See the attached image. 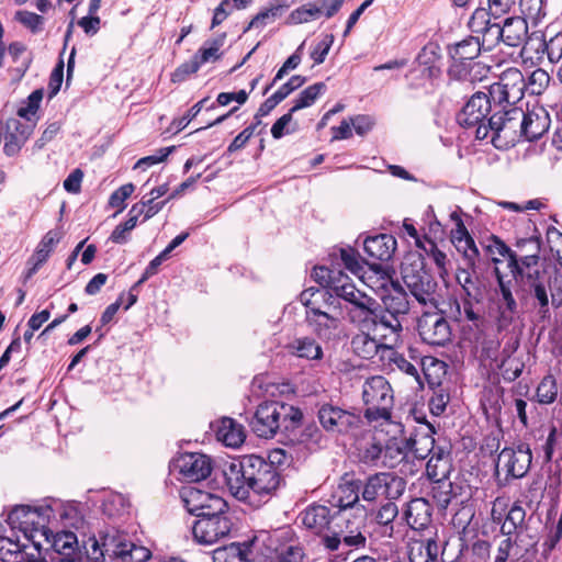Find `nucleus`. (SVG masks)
<instances>
[{
  "mask_svg": "<svg viewBox=\"0 0 562 562\" xmlns=\"http://www.w3.org/2000/svg\"><path fill=\"white\" fill-rule=\"evenodd\" d=\"M226 484L239 501H268L279 490L282 477L277 467L260 456L249 454L229 463L224 471Z\"/></svg>",
  "mask_w": 562,
  "mask_h": 562,
  "instance_id": "f257e3e1",
  "label": "nucleus"
},
{
  "mask_svg": "<svg viewBox=\"0 0 562 562\" xmlns=\"http://www.w3.org/2000/svg\"><path fill=\"white\" fill-rule=\"evenodd\" d=\"M53 516H55L53 504L45 502L35 506H15L9 513L7 521L12 530L21 531L24 540L31 542L38 551L42 540H49L48 524Z\"/></svg>",
  "mask_w": 562,
  "mask_h": 562,
  "instance_id": "f03ea898",
  "label": "nucleus"
},
{
  "mask_svg": "<svg viewBox=\"0 0 562 562\" xmlns=\"http://www.w3.org/2000/svg\"><path fill=\"white\" fill-rule=\"evenodd\" d=\"M487 120V125H481L475 131L477 139L491 135L492 144L498 149H507L524 139L521 130V109L517 106H497Z\"/></svg>",
  "mask_w": 562,
  "mask_h": 562,
  "instance_id": "7ed1b4c3",
  "label": "nucleus"
},
{
  "mask_svg": "<svg viewBox=\"0 0 562 562\" xmlns=\"http://www.w3.org/2000/svg\"><path fill=\"white\" fill-rule=\"evenodd\" d=\"M302 417L300 408L286 403L269 401L257 407L249 426L258 437L269 439L280 430L295 427Z\"/></svg>",
  "mask_w": 562,
  "mask_h": 562,
  "instance_id": "20e7f679",
  "label": "nucleus"
},
{
  "mask_svg": "<svg viewBox=\"0 0 562 562\" xmlns=\"http://www.w3.org/2000/svg\"><path fill=\"white\" fill-rule=\"evenodd\" d=\"M401 277L412 296L423 306L437 308L439 304L438 283L425 269L424 259L409 256L401 265Z\"/></svg>",
  "mask_w": 562,
  "mask_h": 562,
  "instance_id": "39448f33",
  "label": "nucleus"
},
{
  "mask_svg": "<svg viewBox=\"0 0 562 562\" xmlns=\"http://www.w3.org/2000/svg\"><path fill=\"white\" fill-rule=\"evenodd\" d=\"M363 514L352 512L335 513V529L321 537V543L328 552L339 551L341 547L363 549L367 537L363 533Z\"/></svg>",
  "mask_w": 562,
  "mask_h": 562,
  "instance_id": "423d86ee",
  "label": "nucleus"
},
{
  "mask_svg": "<svg viewBox=\"0 0 562 562\" xmlns=\"http://www.w3.org/2000/svg\"><path fill=\"white\" fill-rule=\"evenodd\" d=\"M536 524L537 520L533 515L527 517L525 508L516 502L508 509L502 522L501 531L504 536L514 539V551L536 553L539 541Z\"/></svg>",
  "mask_w": 562,
  "mask_h": 562,
  "instance_id": "0eeeda50",
  "label": "nucleus"
},
{
  "mask_svg": "<svg viewBox=\"0 0 562 562\" xmlns=\"http://www.w3.org/2000/svg\"><path fill=\"white\" fill-rule=\"evenodd\" d=\"M50 547L59 555L57 562H103V553L100 551V543L94 537H90L78 546V538L72 531L53 532L49 529Z\"/></svg>",
  "mask_w": 562,
  "mask_h": 562,
  "instance_id": "6e6552de",
  "label": "nucleus"
},
{
  "mask_svg": "<svg viewBox=\"0 0 562 562\" xmlns=\"http://www.w3.org/2000/svg\"><path fill=\"white\" fill-rule=\"evenodd\" d=\"M362 400L367 406L364 417L370 424L391 420L394 395L391 384L384 376L374 375L364 381Z\"/></svg>",
  "mask_w": 562,
  "mask_h": 562,
  "instance_id": "1a4fd4ad",
  "label": "nucleus"
},
{
  "mask_svg": "<svg viewBox=\"0 0 562 562\" xmlns=\"http://www.w3.org/2000/svg\"><path fill=\"white\" fill-rule=\"evenodd\" d=\"M406 490V481L392 473L379 472L361 480V498L364 502L375 503L379 499L396 501Z\"/></svg>",
  "mask_w": 562,
  "mask_h": 562,
  "instance_id": "9d476101",
  "label": "nucleus"
},
{
  "mask_svg": "<svg viewBox=\"0 0 562 562\" xmlns=\"http://www.w3.org/2000/svg\"><path fill=\"white\" fill-rule=\"evenodd\" d=\"M488 92L494 109L497 106H515L525 94V76L516 67L502 71L498 81L490 86Z\"/></svg>",
  "mask_w": 562,
  "mask_h": 562,
  "instance_id": "9b49d317",
  "label": "nucleus"
},
{
  "mask_svg": "<svg viewBox=\"0 0 562 562\" xmlns=\"http://www.w3.org/2000/svg\"><path fill=\"white\" fill-rule=\"evenodd\" d=\"M100 551L117 562H145L151 557L150 551L132 542L127 535L117 530L108 531L102 538Z\"/></svg>",
  "mask_w": 562,
  "mask_h": 562,
  "instance_id": "f8f14e48",
  "label": "nucleus"
},
{
  "mask_svg": "<svg viewBox=\"0 0 562 562\" xmlns=\"http://www.w3.org/2000/svg\"><path fill=\"white\" fill-rule=\"evenodd\" d=\"M417 331L422 340L431 346H445L452 336L450 324L438 307L422 314L417 319Z\"/></svg>",
  "mask_w": 562,
  "mask_h": 562,
  "instance_id": "ddd939ff",
  "label": "nucleus"
},
{
  "mask_svg": "<svg viewBox=\"0 0 562 562\" xmlns=\"http://www.w3.org/2000/svg\"><path fill=\"white\" fill-rule=\"evenodd\" d=\"M232 520L226 512L220 514L211 513L198 518L193 526L192 532L194 539L202 544H213L216 541L227 537L232 530Z\"/></svg>",
  "mask_w": 562,
  "mask_h": 562,
  "instance_id": "4468645a",
  "label": "nucleus"
},
{
  "mask_svg": "<svg viewBox=\"0 0 562 562\" xmlns=\"http://www.w3.org/2000/svg\"><path fill=\"white\" fill-rule=\"evenodd\" d=\"M181 498L187 510L196 518L210 516L211 513L220 514L228 508L227 503L221 496L194 486L183 488Z\"/></svg>",
  "mask_w": 562,
  "mask_h": 562,
  "instance_id": "2eb2a0df",
  "label": "nucleus"
},
{
  "mask_svg": "<svg viewBox=\"0 0 562 562\" xmlns=\"http://www.w3.org/2000/svg\"><path fill=\"white\" fill-rule=\"evenodd\" d=\"M317 418L322 427L333 434H347L358 428L361 423L359 415L329 403L318 407Z\"/></svg>",
  "mask_w": 562,
  "mask_h": 562,
  "instance_id": "dca6fc26",
  "label": "nucleus"
},
{
  "mask_svg": "<svg viewBox=\"0 0 562 562\" xmlns=\"http://www.w3.org/2000/svg\"><path fill=\"white\" fill-rule=\"evenodd\" d=\"M492 103L490 92L480 91L474 93L459 113V124L467 128L475 127V131L481 125H487V116L494 106Z\"/></svg>",
  "mask_w": 562,
  "mask_h": 562,
  "instance_id": "f3484780",
  "label": "nucleus"
},
{
  "mask_svg": "<svg viewBox=\"0 0 562 562\" xmlns=\"http://www.w3.org/2000/svg\"><path fill=\"white\" fill-rule=\"evenodd\" d=\"M532 460L528 443H519L516 449L504 448L497 458V470L506 472L507 476L520 479L528 472Z\"/></svg>",
  "mask_w": 562,
  "mask_h": 562,
  "instance_id": "a211bd4d",
  "label": "nucleus"
},
{
  "mask_svg": "<svg viewBox=\"0 0 562 562\" xmlns=\"http://www.w3.org/2000/svg\"><path fill=\"white\" fill-rule=\"evenodd\" d=\"M361 496V480L341 477L335 492L331 495L330 504L338 508V512H356L363 514L364 506L359 503Z\"/></svg>",
  "mask_w": 562,
  "mask_h": 562,
  "instance_id": "6ab92c4d",
  "label": "nucleus"
},
{
  "mask_svg": "<svg viewBox=\"0 0 562 562\" xmlns=\"http://www.w3.org/2000/svg\"><path fill=\"white\" fill-rule=\"evenodd\" d=\"M173 468L187 481L199 482L206 479L212 471L211 459L198 452L182 453L173 460Z\"/></svg>",
  "mask_w": 562,
  "mask_h": 562,
  "instance_id": "aec40b11",
  "label": "nucleus"
},
{
  "mask_svg": "<svg viewBox=\"0 0 562 562\" xmlns=\"http://www.w3.org/2000/svg\"><path fill=\"white\" fill-rule=\"evenodd\" d=\"M269 547L276 552L277 562H303V548L293 539L289 528L276 530L268 538Z\"/></svg>",
  "mask_w": 562,
  "mask_h": 562,
  "instance_id": "412c9836",
  "label": "nucleus"
},
{
  "mask_svg": "<svg viewBox=\"0 0 562 562\" xmlns=\"http://www.w3.org/2000/svg\"><path fill=\"white\" fill-rule=\"evenodd\" d=\"M300 301L306 307L305 317L341 310L338 300L330 289L311 286L300 294Z\"/></svg>",
  "mask_w": 562,
  "mask_h": 562,
  "instance_id": "4be33fe9",
  "label": "nucleus"
},
{
  "mask_svg": "<svg viewBox=\"0 0 562 562\" xmlns=\"http://www.w3.org/2000/svg\"><path fill=\"white\" fill-rule=\"evenodd\" d=\"M379 302L368 295H359L358 300L350 305H345L348 321L360 329H371L372 323L378 317Z\"/></svg>",
  "mask_w": 562,
  "mask_h": 562,
  "instance_id": "5701e85b",
  "label": "nucleus"
},
{
  "mask_svg": "<svg viewBox=\"0 0 562 562\" xmlns=\"http://www.w3.org/2000/svg\"><path fill=\"white\" fill-rule=\"evenodd\" d=\"M520 121L524 139L528 142L542 137L551 124L549 112L542 105H533L527 111L521 109Z\"/></svg>",
  "mask_w": 562,
  "mask_h": 562,
  "instance_id": "b1692460",
  "label": "nucleus"
},
{
  "mask_svg": "<svg viewBox=\"0 0 562 562\" xmlns=\"http://www.w3.org/2000/svg\"><path fill=\"white\" fill-rule=\"evenodd\" d=\"M481 42L476 36H468L449 48V55L453 60L450 72L462 76V69L467 61L474 60L481 53ZM465 71V68H463Z\"/></svg>",
  "mask_w": 562,
  "mask_h": 562,
  "instance_id": "393cba45",
  "label": "nucleus"
},
{
  "mask_svg": "<svg viewBox=\"0 0 562 562\" xmlns=\"http://www.w3.org/2000/svg\"><path fill=\"white\" fill-rule=\"evenodd\" d=\"M335 518V514L331 515L327 506L317 503L308 505L299 515L303 526L315 535H322L327 530Z\"/></svg>",
  "mask_w": 562,
  "mask_h": 562,
  "instance_id": "a878e982",
  "label": "nucleus"
},
{
  "mask_svg": "<svg viewBox=\"0 0 562 562\" xmlns=\"http://www.w3.org/2000/svg\"><path fill=\"white\" fill-rule=\"evenodd\" d=\"M434 434L435 428L431 424L427 422L422 423L420 426L415 429L414 435L406 440L408 452H412L415 458L420 460L432 454L437 449Z\"/></svg>",
  "mask_w": 562,
  "mask_h": 562,
  "instance_id": "bb28decb",
  "label": "nucleus"
},
{
  "mask_svg": "<svg viewBox=\"0 0 562 562\" xmlns=\"http://www.w3.org/2000/svg\"><path fill=\"white\" fill-rule=\"evenodd\" d=\"M521 273H517V279L524 281L529 289L533 292L535 297L539 303V312L542 314L549 311V296L547 293L548 280L546 271L533 269L532 271H525L520 268Z\"/></svg>",
  "mask_w": 562,
  "mask_h": 562,
  "instance_id": "cd10ccee",
  "label": "nucleus"
},
{
  "mask_svg": "<svg viewBox=\"0 0 562 562\" xmlns=\"http://www.w3.org/2000/svg\"><path fill=\"white\" fill-rule=\"evenodd\" d=\"M396 239L390 234H379L369 236L363 241V249L367 256L372 260L387 261L396 249Z\"/></svg>",
  "mask_w": 562,
  "mask_h": 562,
  "instance_id": "c85d7f7f",
  "label": "nucleus"
},
{
  "mask_svg": "<svg viewBox=\"0 0 562 562\" xmlns=\"http://www.w3.org/2000/svg\"><path fill=\"white\" fill-rule=\"evenodd\" d=\"M341 310L325 312L315 316H306V322L313 331L322 339L330 340L338 334Z\"/></svg>",
  "mask_w": 562,
  "mask_h": 562,
  "instance_id": "c756f323",
  "label": "nucleus"
},
{
  "mask_svg": "<svg viewBox=\"0 0 562 562\" xmlns=\"http://www.w3.org/2000/svg\"><path fill=\"white\" fill-rule=\"evenodd\" d=\"M404 515L412 529L424 530L431 522L432 508L427 499L414 498L407 504Z\"/></svg>",
  "mask_w": 562,
  "mask_h": 562,
  "instance_id": "7c9ffc66",
  "label": "nucleus"
},
{
  "mask_svg": "<svg viewBox=\"0 0 562 562\" xmlns=\"http://www.w3.org/2000/svg\"><path fill=\"white\" fill-rule=\"evenodd\" d=\"M502 27L503 43L509 47L524 45L528 37V23L521 16L505 19Z\"/></svg>",
  "mask_w": 562,
  "mask_h": 562,
  "instance_id": "2f4dec72",
  "label": "nucleus"
},
{
  "mask_svg": "<svg viewBox=\"0 0 562 562\" xmlns=\"http://www.w3.org/2000/svg\"><path fill=\"white\" fill-rule=\"evenodd\" d=\"M486 251L492 257V261L497 266L501 263V259L496 256L507 258V268L510 274L517 279V273L520 272V263L518 261V255L513 251L503 240L496 236H492L490 243L486 245Z\"/></svg>",
  "mask_w": 562,
  "mask_h": 562,
  "instance_id": "473e14b6",
  "label": "nucleus"
},
{
  "mask_svg": "<svg viewBox=\"0 0 562 562\" xmlns=\"http://www.w3.org/2000/svg\"><path fill=\"white\" fill-rule=\"evenodd\" d=\"M456 319L459 322L468 321L476 329H481L484 325L485 318L483 308L480 306V300L474 296L469 297L463 295L461 303L456 302Z\"/></svg>",
  "mask_w": 562,
  "mask_h": 562,
  "instance_id": "72a5a7b5",
  "label": "nucleus"
},
{
  "mask_svg": "<svg viewBox=\"0 0 562 562\" xmlns=\"http://www.w3.org/2000/svg\"><path fill=\"white\" fill-rule=\"evenodd\" d=\"M361 331L355 335L351 339V348L356 355L363 359H372L378 353L381 355L383 360V348H389L387 342H378L374 337H371L367 329H360Z\"/></svg>",
  "mask_w": 562,
  "mask_h": 562,
  "instance_id": "f704fd0d",
  "label": "nucleus"
},
{
  "mask_svg": "<svg viewBox=\"0 0 562 562\" xmlns=\"http://www.w3.org/2000/svg\"><path fill=\"white\" fill-rule=\"evenodd\" d=\"M252 542H233L213 551V562H251Z\"/></svg>",
  "mask_w": 562,
  "mask_h": 562,
  "instance_id": "c9c22d12",
  "label": "nucleus"
},
{
  "mask_svg": "<svg viewBox=\"0 0 562 562\" xmlns=\"http://www.w3.org/2000/svg\"><path fill=\"white\" fill-rule=\"evenodd\" d=\"M385 313L393 316H405L411 310V303L405 290L398 283H392L389 292L383 296Z\"/></svg>",
  "mask_w": 562,
  "mask_h": 562,
  "instance_id": "e433bc0d",
  "label": "nucleus"
},
{
  "mask_svg": "<svg viewBox=\"0 0 562 562\" xmlns=\"http://www.w3.org/2000/svg\"><path fill=\"white\" fill-rule=\"evenodd\" d=\"M452 470L450 451L446 447L438 446L430 454L426 464V472L430 480L446 479Z\"/></svg>",
  "mask_w": 562,
  "mask_h": 562,
  "instance_id": "4c0bfd02",
  "label": "nucleus"
},
{
  "mask_svg": "<svg viewBox=\"0 0 562 562\" xmlns=\"http://www.w3.org/2000/svg\"><path fill=\"white\" fill-rule=\"evenodd\" d=\"M516 248L520 252L518 261L525 271H532L538 268L540 241L536 237L519 239L516 243Z\"/></svg>",
  "mask_w": 562,
  "mask_h": 562,
  "instance_id": "58836bf2",
  "label": "nucleus"
},
{
  "mask_svg": "<svg viewBox=\"0 0 562 562\" xmlns=\"http://www.w3.org/2000/svg\"><path fill=\"white\" fill-rule=\"evenodd\" d=\"M329 288L336 299L344 300L346 305L352 304L358 300L359 295L366 294L357 289L351 279L342 272H339L337 277H329Z\"/></svg>",
  "mask_w": 562,
  "mask_h": 562,
  "instance_id": "ea45409f",
  "label": "nucleus"
},
{
  "mask_svg": "<svg viewBox=\"0 0 562 562\" xmlns=\"http://www.w3.org/2000/svg\"><path fill=\"white\" fill-rule=\"evenodd\" d=\"M216 437L227 447L237 448L245 440L244 427L233 418L224 417L216 428Z\"/></svg>",
  "mask_w": 562,
  "mask_h": 562,
  "instance_id": "a19ab883",
  "label": "nucleus"
},
{
  "mask_svg": "<svg viewBox=\"0 0 562 562\" xmlns=\"http://www.w3.org/2000/svg\"><path fill=\"white\" fill-rule=\"evenodd\" d=\"M398 515V507L394 501H387L373 513L374 522L381 528V536L393 538L394 520Z\"/></svg>",
  "mask_w": 562,
  "mask_h": 562,
  "instance_id": "79ce46f5",
  "label": "nucleus"
},
{
  "mask_svg": "<svg viewBox=\"0 0 562 562\" xmlns=\"http://www.w3.org/2000/svg\"><path fill=\"white\" fill-rule=\"evenodd\" d=\"M372 327L374 328V331H389V334L384 333L381 334L382 338L385 340L384 342H387L390 346L391 344H395L400 337V333L402 331V323L400 321V317L393 316L390 314H382L381 311H378V317L372 323Z\"/></svg>",
  "mask_w": 562,
  "mask_h": 562,
  "instance_id": "37998d69",
  "label": "nucleus"
},
{
  "mask_svg": "<svg viewBox=\"0 0 562 562\" xmlns=\"http://www.w3.org/2000/svg\"><path fill=\"white\" fill-rule=\"evenodd\" d=\"M383 360L387 361L391 370L397 369L411 376L418 385H422V379L417 367L391 346L389 348H383Z\"/></svg>",
  "mask_w": 562,
  "mask_h": 562,
  "instance_id": "c03bdc74",
  "label": "nucleus"
},
{
  "mask_svg": "<svg viewBox=\"0 0 562 562\" xmlns=\"http://www.w3.org/2000/svg\"><path fill=\"white\" fill-rule=\"evenodd\" d=\"M439 550V544L431 538L414 541L409 547V561L437 562Z\"/></svg>",
  "mask_w": 562,
  "mask_h": 562,
  "instance_id": "a18cd8bd",
  "label": "nucleus"
},
{
  "mask_svg": "<svg viewBox=\"0 0 562 562\" xmlns=\"http://www.w3.org/2000/svg\"><path fill=\"white\" fill-rule=\"evenodd\" d=\"M53 504L55 515L58 514L60 521L65 527L80 529L85 525V518L80 506L76 503L60 504L56 501Z\"/></svg>",
  "mask_w": 562,
  "mask_h": 562,
  "instance_id": "49530a36",
  "label": "nucleus"
},
{
  "mask_svg": "<svg viewBox=\"0 0 562 562\" xmlns=\"http://www.w3.org/2000/svg\"><path fill=\"white\" fill-rule=\"evenodd\" d=\"M290 351L307 360H319L323 357V349L319 344L312 337H301L294 339L289 345Z\"/></svg>",
  "mask_w": 562,
  "mask_h": 562,
  "instance_id": "de8ad7c7",
  "label": "nucleus"
},
{
  "mask_svg": "<svg viewBox=\"0 0 562 562\" xmlns=\"http://www.w3.org/2000/svg\"><path fill=\"white\" fill-rule=\"evenodd\" d=\"M431 490L430 495L432 499L436 502L438 507L446 509L452 498L457 496V492L453 487L452 482L449 477L446 479H435L431 480Z\"/></svg>",
  "mask_w": 562,
  "mask_h": 562,
  "instance_id": "09e8293b",
  "label": "nucleus"
},
{
  "mask_svg": "<svg viewBox=\"0 0 562 562\" xmlns=\"http://www.w3.org/2000/svg\"><path fill=\"white\" fill-rule=\"evenodd\" d=\"M408 453L406 440H390L383 448L382 465L389 469H394L407 458Z\"/></svg>",
  "mask_w": 562,
  "mask_h": 562,
  "instance_id": "8fccbe9b",
  "label": "nucleus"
},
{
  "mask_svg": "<svg viewBox=\"0 0 562 562\" xmlns=\"http://www.w3.org/2000/svg\"><path fill=\"white\" fill-rule=\"evenodd\" d=\"M495 276L501 294L497 306H505L509 311L518 310V304L513 295V288L518 282V279H515L513 276L510 279H506L498 267H495Z\"/></svg>",
  "mask_w": 562,
  "mask_h": 562,
  "instance_id": "3c124183",
  "label": "nucleus"
},
{
  "mask_svg": "<svg viewBox=\"0 0 562 562\" xmlns=\"http://www.w3.org/2000/svg\"><path fill=\"white\" fill-rule=\"evenodd\" d=\"M27 548L25 542L18 538L12 540L9 537H0V561L1 562H22L23 551Z\"/></svg>",
  "mask_w": 562,
  "mask_h": 562,
  "instance_id": "603ef678",
  "label": "nucleus"
},
{
  "mask_svg": "<svg viewBox=\"0 0 562 562\" xmlns=\"http://www.w3.org/2000/svg\"><path fill=\"white\" fill-rule=\"evenodd\" d=\"M549 74L541 68L533 70L528 78H525V91L532 95H540L550 85Z\"/></svg>",
  "mask_w": 562,
  "mask_h": 562,
  "instance_id": "864d4df0",
  "label": "nucleus"
},
{
  "mask_svg": "<svg viewBox=\"0 0 562 562\" xmlns=\"http://www.w3.org/2000/svg\"><path fill=\"white\" fill-rule=\"evenodd\" d=\"M288 8H289V5L284 1H277L269 9L260 11L258 14H256L254 16V19L250 21V23L248 24V26L246 27L245 32L250 30L251 27H263L269 20L270 21L276 20Z\"/></svg>",
  "mask_w": 562,
  "mask_h": 562,
  "instance_id": "5fc2aeb1",
  "label": "nucleus"
},
{
  "mask_svg": "<svg viewBox=\"0 0 562 562\" xmlns=\"http://www.w3.org/2000/svg\"><path fill=\"white\" fill-rule=\"evenodd\" d=\"M326 90L324 82H316L304 89L294 101V105L291 108V112H296L301 109L311 106L319 94Z\"/></svg>",
  "mask_w": 562,
  "mask_h": 562,
  "instance_id": "6e6d98bb",
  "label": "nucleus"
},
{
  "mask_svg": "<svg viewBox=\"0 0 562 562\" xmlns=\"http://www.w3.org/2000/svg\"><path fill=\"white\" fill-rule=\"evenodd\" d=\"M60 240V233L57 231H49L40 241L32 260H37L38 263H44Z\"/></svg>",
  "mask_w": 562,
  "mask_h": 562,
  "instance_id": "4d7b16f0",
  "label": "nucleus"
},
{
  "mask_svg": "<svg viewBox=\"0 0 562 562\" xmlns=\"http://www.w3.org/2000/svg\"><path fill=\"white\" fill-rule=\"evenodd\" d=\"M318 7L317 0H315L295 9L291 12L289 22L293 24H302L318 19L321 16V10Z\"/></svg>",
  "mask_w": 562,
  "mask_h": 562,
  "instance_id": "13d9d810",
  "label": "nucleus"
},
{
  "mask_svg": "<svg viewBox=\"0 0 562 562\" xmlns=\"http://www.w3.org/2000/svg\"><path fill=\"white\" fill-rule=\"evenodd\" d=\"M519 10L522 19L530 20L533 24H538L546 15L543 0H519Z\"/></svg>",
  "mask_w": 562,
  "mask_h": 562,
  "instance_id": "bf43d9fd",
  "label": "nucleus"
},
{
  "mask_svg": "<svg viewBox=\"0 0 562 562\" xmlns=\"http://www.w3.org/2000/svg\"><path fill=\"white\" fill-rule=\"evenodd\" d=\"M558 394L557 382L552 375L544 376L537 387V398L541 404H550L555 401Z\"/></svg>",
  "mask_w": 562,
  "mask_h": 562,
  "instance_id": "052dcab7",
  "label": "nucleus"
},
{
  "mask_svg": "<svg viewBox=\"0 0 562 562\" xmlns=\"http://www.w3.org/2000/svg\"><path fill=\"white\" fill-rule=\"evenodd\" d=\"M492 12L490 9L477 8L471 15L468 26L472 33L481 34L485 29H487L491 22Z\"/></svg>",
  "mask_w": 562,
  "mask_h": 562,
  "instance_id": "680f3d73",
  "label": "nucleus"
},
{
  "mask_svg": "<svg viewBox=\"0 0 562 562\" xmlns=\"http://www.w3.org/2000/svg\"><path fill=\"white\" fill-rule=\"evenodd\" d=\"M503 35L501 24L492 23L481 33V47L484 50H492L497 44L503 43Z\"/></svg>",
  "mask_w": 562,
  "mask_h": 562,
  "instance_id": "e2e57ef3",
  "label": "nucleus"
},
{
  "mask_svg": "<svg viewBox=\"0 0 562 562\" xmlns=\"http://www.w3.org/2000/svg\"><path fill=\"white\" fill-rule=\"evenodd\" d=\"M524 367L525 364L520 359L508 356L502 361L499 369L502 371L504 380L513 382L517 378H519L524 370Z\"/></svg>",
  "mask_w": 562,
  "mask_h": 562,
  "instance_id": "0e129e2a",
  "label": "nucleus"
},
{
  "mask_svg": "<svg viewBox=\"0 0 562 562\" xmlns=\"http://www.w3.org/2000/svg\"><path fill=\"white\" fill-rule=\"evenodd\" d=\"M224 42V35L220 38L214 40L209 47H201L196 54L194 55L195 59L200 65H203L209 61H215L220 58V48L222 47Z\"/></svg>",
  "mask_w": 562,
  "mask_h": 562,
  "instance_id": "69168bd1",
  "label": "nucleus"
},
{
  "mask_svg": "<svg viewBox=\"0 0 562 562\" xmlns=\"http://www.w3.org/2000/svg\"><path fill=\"white\" fill-rule=\"evenodd\" d=\"M543 47L551 63L560 61L562 59V32L544 38Z\"/></svg>",
  "mask_w": 562,
  "mask_h": 562,
  "instance_id": "338daca9",
  "label": "nucleus"
},
{
  "mask_svg": "<svg viewBox=\"0 0 562 562\" xmlns=\"http://www.w3.org/2000/svg\"><path fill=\"white\" fill-rule=\"evenodd\" d=\"M547 280L551 292V303L559 308L562 306V273L555 270L552 274L547 276Z\"/></svg>",
  "mask_w": 562,
  "mask_h": 562,
  "instance_id": "774afa93",
  "label": "nucleus"
}]
</instances>
